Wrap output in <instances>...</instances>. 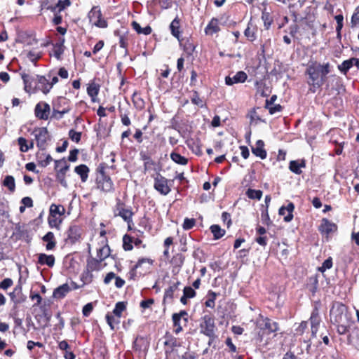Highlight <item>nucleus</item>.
Instances as JSON below:
<instances>
[{
	"instance_id": "obj_1",
	"label": "nucleus",
	"mask_w": 359,
	"mask_h": 359,
	"mask_svg": "<svg viewBox=\"0 0 359 359\" xmlns=\"http://www.w3.org/2000/svg\"><path fill=\"white\" fill-rule=\"evenodd\" d=\"M329 62L320 64L317 61L310 60L307 65L305 74L307 77L309 90L315 93L325 83L327 74L330 72Z\"/></svg>"
},
{
	"instance_id": "obj_2",
	"label": "nucleus",
	"mask_w": 359,
	"mask_h": 359,
	"mask_svg": "<svg viewBox=\"0 0 359 359\" xmlns=\"http://www.w3.org/2000/svg\"><path fill=\"white\" fill-rule=\"evenodd\" d=\"M330 320L337 327V332L340 335L346 334L350 329L351 315L348 306L340 302H334L330 311Z\"/></svg>"
},
{
	"instance_id": "obj_3",
	"label": "nucleus",
	"mask_w": 359,
	"mask_h": 359,
	"mask_svg": "<svg viewBox=\"0 0 359 359\" xmlns=\"http://www.w3.org/2000/svg\"><path fill=\"white\" fill-rule=\"evenodd\" d=\"M114 166L106 162H102L96 168L97 177L95 179L97 188L104 193L114 192V184L111 177L107 174L106 170L114 168Z\"/></svg>"
},
{
	"instance_id": "obj_4",
	"label": "nucleus",
	"mask_w": 359,
	"mask_h": 359,
	"mask_svg": "<svg viewBox=\"0 0 359 359\" xmlns=\"http://www.w3.org/2000/svg\"><path fill=\"white\" fill-rule=\"evenodd\" d=\"M154 263L155 260L151 258L139 257L135 264L130 269L128 273V279L135 280L149 273Z\"/></svg>"
},
{
	"instance_id": "obj_5",
	"label": "nucleus",
	"mask_w": 359,
	"mask_h": 359,
	"mask_svg": "<svg viewBox=\"0 0 359 359\" xmlns=\"http://www.w3.org/2000/svg\"><path fill=\"white\" fill-rule=\"evenodd\" d=\"M114 216L120 217L127 224L128 231H131L134 226L133 217L135 215L131 207L127 206L126 203L119 198H116V204L113 208Z\"/></svg>"
},
{
	"instance_id": "obj_6",
	"label": "nucleus",
	"mask_w": 359,
	"mask_h": 359,
	"mask_svg": "<svg viewBox=\"0 0 359 359\" xmlns=\"http://www.w3.org/2000/svg\"><path fill=\"white\" fill-rule=\"evenodd\" d=\"M199 328L201 334L208 337V345L210 346L217 338V335L215 334L217 327L215 323L214 315L211 313L205 314L201 318Z\"/></svg>"
},
{
	"instance_id": "obj_7",
	"label": "nucleus",
	"mask_w": 359,
	"mask_h": 359,
	"mask_svg": "<svg viewBox=\"0 0 359 359\" xmlns=\"http://www.w3.org/2000/svg\"><path fill=\"white\" fill-rule=\"evenodd\" d=\"M66 209L60 204L52 203L49 208L48 223L50 228L60 229L62 223L65 218Z\"/></svg>"
},
{
	"instance_id": "obj_8",
	"label": "nucleus",
	"mask_w": 359,
	"mask_h": 359,
	"mask_svg": "<svg viewBox=\"0 0 359 359\" xmlns=\"http://www.w3.org/2000/svg\"><path fill=\"white\" fill-rule=\"evenodd\" d=\"M165 359H177V348L181 346L179 339L167 331L163 337Z\"/></svg>"
},
{
	"instance_id": "obj_9",
	"label": "nucleus",
	"mask_w": 359,
	"mask_h": 359,
	"mask_svg": "<svg viewBox=\"0 0 359 359\" xmlns=\"http://www.w3.org/2000/svg\"><path fill=\"white\" fill-rule=\"evenodd\" d=\"M54 162L56 180L62 187H67V182L66 180V174L69 170L70 165L67 163L65 157L59 160H55Z\"/></svg>"
},
{
	"instance_id": "obj_10",
	"label": "nucleus",
	"mask_w": 359,
	"mask_h": 359,
	"mask_svg": "<svg viewBox=\"0 0 359 359\" xmlns=\"http://www.w3.org/2000/svg\"><path fill=\"white\" fill-rule=\"evenodd\" d=\"M174 180H169L160 172H157L154 177V188L161 195L167 196L171 191V182Z\"/></svg>"
},
{
	"instance_id": "obj_11",
	"label": "nucleus",
	"mask_w": 359,
	"mask_h": 359,
	"mask_svg": "<svg viewBox=\"0 0 359 359\" xmlns=\"http://www.w3.org/2000/svg\"><path fill=\"white\" fill-rule=\"evenodd\" d=\"M325 90L329 95H338L345 93L346 88L341 78L334 76L327 83Z\"/></svg>"
},
{
	"instance_id": "obj_12",
	"label": "nucleus",
	"mask_w": 359,
	"mask_h": 359,
	"mask_svg": "<svg viewBox=\"0 0 359 359\" xmlns=\"http://www.w3.org/2000/svg\"><path fill=\"white\" fill-rule=\"evenodd\" d=\"M35 137L36 146L40 150H46L48 142L50 140V136L46 127L36 128L32 132Z\"/></svg>"
},
{
	"instance_id": "obj_13",
	"label": "nucleus",
	"mask_w": 359,
	"mask_h": 359,
	"mask_svg": "<svg viewBox=\"0 0 359 359\" xmlns=\"http://www.w3.org/2000/svg\"><path fill=\"white\" fill-rule=\"evenodd\" d=\"M180 285L181 282L177 278L169 281L168 286L164 290L162 301L163 305L173 302L175 293L179 291V286Z\"/></svg>"
},
{
	"instance_id": "obj_14",
	"label": "nucleus",
	"mask_w": 359,
	"mask_h": 359,
	"mask_svg": "<svg viewBox=\"0 0 359 359\" xmlns=\"http://www.w3.org/2000/svg\"><path fill=\"white\" fill-rule=\"evenodd\" d=\"M88 18L93 25L99 28H107L108 22L102 18V13L100 6H94L88 13Z\"/></svg>"
},
{
	"instance_id": "obj_15",
	"label": "nucleus",
	"mask_w": 359,
	"mask_h": 359,
	"mask_svg": "<svg viewBox=\"0 0 359 359\" xmlns=\"http://www.w3.org/2000/svg\"><path fill=\"white\" fill-rule=\"evenodd\" d=\"M172 320L173 323V332L176 334L183 331L181 321H184V325L186 326L188 323V313L185 310H181L179 313H174L172 315Z\"/></svg>"
},
{
	"instance_id": "obj_16",
	"label": "nucleus",
	"mask_w": 359,
	"mask_h": 359,
	"mask_svg": "<svg viewBox=\"0 0 359 359\" xmlns=\"http://www.w3.org/2000/svg\"><path fill=\"white\" fill-rule=\"evenodd\" d=\"M82 228L79 225H71L66 231L65 242L71 245L79 241L82 236Z\"/></svg>"
},
{
	"instance_id": "obj_17",
	"label": "nucleus",
	"mask_w": 359,
	"mask_h": 359,
	"mask_svg": "<svg viewBox=\"0 0 359 359\" xmlns=\"http://www.w3.org/2000/svg\"><path fill=\"white\" fill-rule=\"evenodd\" d=\"M150 339L148 337L137 336L133 342V349L145 355L149 348Z\"/></svg>"
},
{
	"instance_id": "obj_18",
	"label": "nucleus",
	"mask_w": 359,
	"mask_h": 359,
	"mask_svg": "<svg viewBox=\"0 0 359 359\" xmlns=\"http://www.w3.org/2000/svg\"><path fill=\"white\" fill-rule=\"evenodd\" d=\"M318 229L322 236H325L327 238L330 233L337 231L338 226L335 223L330 221L328 219L323 218Z\"/></svg>"
},
{
	"instance_id": "obj_19",
	"label": "nucleus",
	"mask_w": 359,
	"mask_h": 359,
	"mask_svg": "<svg viewBox=\"0 0 359 359\" xmlns=\"http://www.w3.org/2000/svg\"><path fill=\"white\" fill-rule=\"evenodd\" d=\"M309 321L311 323V337L316 338L317 336V332L318 331V328L320 324L321 323V318L319 313V309L318 307H314L311 313V316L309 318Z\"/></svg>"
},
{
	"instance_id": "obj_20",
	"label": "nucleus",
	"mask_w": 359,
	"mask_h": 359,
	"mask_svg": "<svg viewBox=\"0 0 359 359\" xmlns=\"http://www.w3.org/2000/svg\"><path fill=\"white\" fill-rule=\"evenodd\" d=\"M50 107L46 102H39L34 108V114L40 120L46 121L49 118Z\"/></svg>"
},
{
	"instance_id": "obj_21",
	"label": "nucleus",
	"mask_w": 359,
	"mask_h": 359,
	"mask_svg": "<svg viewBox=\"0 0 359 359\" xmlns=\"http://www.w3.org/2000/svg\"><path fill=\"white\" fill-rule=\"evenodd\" d=\"M53 109L61 110L63 113L71 111L70 100L65 97L60 96L52 102Z\"/></svg>"
},
{
	"instance_id": "obj_22",
	"label": "nucleus",
	"mask_w": 359,
	"mask_h": 359,
	"mask_svg": "<svg viewBox=\"0 0 359 359\" xmlns=\"http://www.w3.org/2000/svg\"><path fill=\"white\" fill-rule=\"evenodd\" d=\"M36 88L41 90L44 95H47L52 87L50 84V81L46 76L36 75Z\"/></svg>"
},
{
	"instance_id": "obj_23",
	"label": "nucleus",
	"mask_w": 359,
	"mask_h": 359,
	"mask_svg": "<svg viewBox=\"0 0 359 359\" xmlns=\"http://www.w3.org/2000/svg\"><path fill=\"white\" fill-rule=\"evenodd\" d=\"M294 210V205L292 202H289L286 206H282L279 208L278 214L284 216L283 220L285 222H290L292 220Z\"/></svg>"
},
{
	"instance_id": "obj_24",
	"label": "nucleus",
	"mask_w": 359,
	"mask_h": 359,
	"mask_svg": "<svg viewBox=\"0 0 359 359\" xmlns=\"http://www.w3.org/2000/svg\"><path fill=\"white\" fill-rule=\"evenodd\" d=\"M106 265V263L102 264V261L92 256L89 257L86 261V269L92 272L101 271Z\"/></svg>"
},
{
	"instance_id": "obj_25",
	"label": "nucleus",
	"mask_w": 359,
	"mask_h": 359,
	"mask_svg": "<svg viewBox=\"0 0 359 359\" xmlns=\"http://www.w3.org/2000/svg\"><path fill=\"white\" fill-rule=\"evenodd\" d=\"M247 74L243 71H239L233 76H226L225 83L228 86H232L236 83H244L247 80Z\"/></svg>"
},
{
	"instance_id": "obj_26",
	"label": "nucleus",
	"mask_w": 359,
	"mask_h": 359,
	"mask_svg": "<svg viewBox=\"0 0 359 359\" xmlns=\"http://www.w3.org/2000/svg\"><path fill=\"white\" fill-rule=\"evenodd\" d=\"M221 31L219 21L217 18H212L207 26L205 27L204 32L207 36H213Z\"/></svg>"
},
{
	"instance_id": "obj_27",
	"label": "nucleus",
	"mask_w": 359,
	"mask_h": 359,
	"mask_svg": "<svg viewBox=\"0 0 359 359\" xmlns=\"http://www.w3.org/2000/svg\"><path fill=\"white\" fill-rule=\"evenodd\" d=\"M355 65L359 69V59L351 57L349 60H344L338 66L339 70L344 74H346L349 69Z\"/></svg>"
},
{
	"instance_id": "obj_28",
	"label": "nucleus",
	"mask_w": 359,
	"mask_h": 359,
	"mask_svg": "<svg viewBox=\"0 0 359 359\" xmlns=\"http://www.w3.org/2000/svg\"><path fill=\"white\" fill-rule=\"evenodd\" d=\"M306 162L304 158L300 160H292L290 161L289 169L290 170L296 174L301 175L302 173V168H305Z\"/></svg>"
},
{
	"instance_id": "obj_29",
	"label": "nucleus",
	"mask_w": 359,
	"mask_h": 359,
	"mask_svg": "<svg viewBox=\"0 0 359 359\" xmlns=\"http://www.w3.org/2000/svg\"><path fill=\"white\" fill-rule=\"evenodd\" d=\"M264 142L262 140H259L256 142L255 146L252 147V154L259 157L261 159H265L267 156V152L264 149Z\"/></svg>"
},
{
	"instance_id": "obj_30",
	"label": "nucleus",
	"mask_w": 359,
	"mask_h": 359,
	"mask_svg": "<svg viewBox=\"0 0 359 359\" xmlns=\"http://www.w3.org/2000/svg\"><path fill=\"white\" fill-rule=\"evenodd\" d=\"M55 258L53 255H46L45 253H40L38 255L37 264L44 266L46 265L52 268L55 265Z\"/></svg>"
},
{
	"instance_id": "obj_31",
	"label": "nucleus",
	"mask_w": 359,
	"mask_h": 359,
	"mask_svg": "<svg viewBox=\"0 0 359 359\" xmlns=\"http://www.w3.org/2000/svg\"><path fill=\"white\" fill-rule=\"evenodd\" d=\"M65 39L64 37H60L58 41L53 44V55L54 57L58 60H60L62 59V55L64 53L65 51Z\"/></svg>"
},
{
	"instance_id": "obj_32",
	"label": "nucleus",
	"mask_w": 359,
	"mask_h": 359,
	"mask_svg": "<svg viewBox=\"0 0 359 359\" xmlns=\"http://www.w3.org/2000/svg\"><path fill=\"white\" fill-rule=\"evenodd\" d=\"M100 89V85L95 82V81H90L88 83L87 93L90 97L93 102H96V97H97Z\"/></svg>"
},
{
	"instance_id": "obj_33",
	"label": "nucleus",
	"mask_w": 359,
	"mask_h": 359,
	"mask_svg": "<svg viewBox=\"0 0 359 359\" xmlns=\"http://www.w3.org/2000/svg\"><path fill=\"white\" fill-rule=\"evenodd\" d=\"M184 259L185 257L182 253H177L172 256L170 262L172 271L178 272L180 270L184 264Z\"/></svg>"
},
{
	"instance_id": "obj_34",
	"label": "nucleus",
	"mask_w": 359,
	"mask_h": 359,
	"mask_svg": "<svg viewBox=\"0 0 359 359\" xmlns=\"http://www.w3.org/2000/svg\"><path fill=\"white\" fill-rule=\"evenodd\" d=\"M306 289L315 296L318 290V276L317 274L309 277L306 284Z\"/></svg>"
},
{
	"instance_id": "obj_35",
	"label": "nucleus",
	"mask_w": 359,
	"mask_h": 359,
	"mask_svg": "<svg viewBox=\"0 0 359 359\" xmlns=\"http://www.w3.org/2000/svg\"><path fill=\"white\" fill-rule=\"evenodd\" d=\"M72 290L68 283H65L53 290V297L56 299H63Z\"/></svg>"
},
{
	"instance_id": "obj_36",
	"label": "nucleus",
	"mask_w": 359,
	"mask_h": 359,
	"mask_svg": "<svg viewBox=\"0 0 359 359\" xmlns=\"http://www.w3.org/2000/svg\"><path fill=\"white\" fill-rule=\"evenodd\" d=\"M131 99L133 104L137 110L141 111L144 109L145 101L142 97L141 93L139 91L135 90L132 95Z\"/></svg>"
},
{
	"instance_id": "obj_37",
	"label": "nucleus",
	"mask_w": 359,
	"mask_h": 359,
	"mask_svg": "<svg viewBox=\"0 0 359 359\" xmlns=\"http://www.w3.org/2000/svg\"><path fill=\"white\" fill-rule=\"evenodd\" d=\"M42 240L43 242H46V249L47 250H53L56 247V240L55 235L53 232L48 231L47 232L43 237Z\"/></svg>"
},
{
	"instance_id": "obj_38",
	"label": "nucleus",
	"mask_w": 359,
	"mask_h": 359,
	"mask_svg": "<svg viewBox=\"0 0 359 359\" xmlns=\"http://www.w3.org/2000/svg\"><path fill=\"white\" fill-rule=\"evenodd\" d=\"M180 43L183 46L184 50L187 52L188 54L191 55L196 48V46L193 42V39L191 38H182L180 37Z\"/></svg>"
},
{
	"instance_id": "obj_39",
	"label": "nucleus",
	"mask_w": 359,
	"mask_h": 359,
	"mask_svg": "<svg viewBox=\"0 0 359 359\" xmlns=\"http://www.w3.org/2000/svg\"><path fill=\"white\" fill-rule=\"evenodd\" d=\"M74 172L81 177L82 182H86L88 178L89 168L85 164H81L74 168Z\"/></svg>"
},
{
	"instance_id": "obj_40",
	"label": "nucleus",
	"mask_w": 359,
	"mask_h": 359,
	"mask_svg": "<svg viewBox=\"0 0 359 359\" xmlns=\"http://www.w3.org/2000/svg\"><path fill=\"white\" fill-rule=\"evenodd\" d=\"M170 29L172 35L180 40V37H181V31H180V20L178 17H176L170 25Z\"/></svg>"
},
{
	"instance_id": "obj_41",
	"label": "nucleus",
	"mask_w": 359,
	"mask_h": 359,
	"mask_svg": "<svg viewBox=\"0 0 359 359\" xmlns=\"http://www.w3.org/2000/svg\"><path fill=\"white\" fill-rule=\"evenodd\" d=\"M114 35L118 36L119 37V46L121 48H123L125 49V55H127L128 53V32H126L123 34H120L118 30L114 31Z\"/></svg>"
},
{
	"instance_id": "obj_42",
	"label": "nucleus",
	"mask_w": 359,
	"mask_h": 359,
	"mask_svg": "<svg viewBox=\"0 0 359 359\" xmlns=\"http://www.w3.org/2000/svg\"><path fill=\"white\" fill-rule=\"evenodd\" d=\"M348 343L359 351V329L353 330L347 338Z\"/></svg>"
},
{
	"instance_id": "obj_43",
	"label": "nucleus",
	"mask_w": 359,
	"mask_h": 359,
	"mask_svg": "<svg viewBox=\"0 0 359 359\" xmlns=\"http://www.w3.org/2000/svg\"><path fill=\"white\" fill-rule=\"evenodd\" d=\"M21 78L24 83V89L26 92H30V90L33 88L32 83L34 81V79L29 74L22 72L20 73Z\"/></svg>"
},
{
	"instance_id": "obj_44",
	"label": "nucleus",
	"mask_w": 359,
	"mask_h": 359,
	"mask_svg": "<svg viewBox=\"0 0 359 359\" xmlns=\"http://www.w3.org/2000/svg\"><path fill=\"white\" fill-rule=\"evenodd\" d=\"M36 160L39 165L45 168L48 166L53 159L50 154L41 153L36 154Z\"/></svg>"
},
{
	"instance_id": "obj_45",
	"label": "nucleus",
	"mask_w": 359,
	"mask_h": 359,
	"mask_svg": "<svg viewBox=\"0 0 359 359\" xmlns=\"http://www.w3.org/2000/svg\"><path fill=\"white\" fill-rule=\"evenodd\" d=\"M111 253V250L107 243L100 248L97 250V259H100L101 261L105 260L108 257H109Z\"/></svg>"
},
{
	"instance_id": "obj_46",
	"label": "nucleus",
	"mask_w": 359,
	"mask_h": 359,
	"mask_svg": "<svg viewBox=\"0 0 359 359\" xmlns=\"http://www.w3.org/2000/svg\"><path fill=\"white\" fill-rule=\"evenodd\" d=\"M257 87V93L260 95L262 97H268L271 93L269 88L266 86V83L264 81H257L255 83Z\"/></svg>"
},
{
	"instance_id": "obj_47",
	"label": "nucleus",
	"mask_w": 359,
	"mask_h": 359,
	"mask_svg": "<svg viewBox=\"0 0 359 359\" xmlns=\"http://www.w3.org/2000/svg\"><path fill=\"white\" fill-rule=\"evenodd\" d=\"M170 156L171 160L178 165H186L189 163V160L187 158L182 156L181 154L175 151L171 152Z\"/></svg>"
},
{
	"instance_id": "obj_48",
	"label": "nucleus",
	"mask_w": 359,
	"mask_h": 359,
	"mask_svg": "<svg viewBox=\"0 0 359 359\" xmlns=\"http://www.w3.org/2000/svg\"><path fill=\"white\" fill-rule=\"evenodd\" d=\"M2 185L6 187L11 193L15 191V178L12 175H6L2 182Z\"/></svg>"
},
{
	"instance_id": "obj_49",
	"label": "nucleus",
	"mask_w": 359,
	"mask_h": 359,
	"mask_svg": "<svg viewBox=\"0 0 359 359\" xmlns=\"http://www.w3.org/2000/svg\"><path fill=\"white\" fill-rule=\"evenodd\" d=\"M218 294L212 290H209L206 295V300L205 302V306L206 307L214 309L215 306V300Z\"/></svg>"
},
{
	"instance_id": "obj_50",
	"label": "nucleus",
	"mask_w": 359,
	"mask_h": 359,
	"mask_svg": "<svg viewBox=\"0 0 359 359\" xmlns=\"http://www.w3.org/2000/svg\"><path fill=\"white\" fill-rule=\"evenodd\" d=\"M191 101L192 104L198 106L200 108H203L206 107L205 101L203 98L200 97L199 93L197 90L192 91Z\"/></svg>"
},
{
	"instance_id": "obj_51",
	"label": "nucleus",
	"mask_w": 359,
	"mask_h": 359,
	"mask_svg": "<svg viewBox=\"0 0 359 359\" xmlns=\"http://www.w3.org/2000/svg\"><path fill=\"white\" fill-rule=\"evenodd\" d=\"M132 27L136 31V32L139 34H143L144 35H149L151 33L152 29L151 26L147 25L144 28H142L140 25L136 21H133L131 22Z\"/></svg>"
},
{
	"instance_id": "obj_52",
	"label": "nucleus",
	"mask_w": 359,
	"mask_h": 359,
	"mask_svg": "<svg viewBox=\"0 0 359 359\" xmlns=\"http://www.w3.org/2000/svg\"><path fill=\"white\" fill-rule=\"evenodd\" d=\"M262 20H263L264 28L269 29L273 22V19L266 8L262 12Z\"/></svg>"
},
{
	"instance_id": "obj_53",
	"label": "nucleus",
	"mask_w": 359,
	"mask_h": 359,
	"mask_svg": "<svg viewBox=\"0 0 359 359\" xmlns=\"http://www.w3.org/2000/svg\"><path fill=\"white\" fill-rule=\"evenodd\" d=\"M211 233L213 234L215 240H218L225 235L226 231L218 224H212L210 227Z\"/></svg>"
},
{
	"instance_id": "obj_54",
	"label": "nucleus",
	"mask_w": 359,
	"mask_h": 359,
	"mask_svg": "<svg viewBox=\"0 0 359 359\" xmlns=\"http://www.w3.org/2000/svg\"><path fill=\"white\" fill-rule=\"evenodd\" d=\"M264 327L268 330L269 333L276 332L279 330V325L277 322L273 321L269 318H266L264 320Z\"/></svg>"
},
{
	"instance_id": "obj_55",
	"label": "nucleus",
	"mask_w": 359,
	"mask_h": 359,
	"mask_svg": "<svg viewBox=\"0 0 359 359\" xmlns=\"http://www.w3.org/2000/svg\"><path fill=\"white\" fill-rule=\"evenodd\" d=\"M244 35L247 39L251 42L256 39V29L252 27L250 23H248L246 29L244 31Z\"/></svg>"
},
{
	"instance_id": "obj_56",
	"label": "nucleus",
	"mask_w": 359,
	"mask_h": 359,
	"mask_svg": "<svg viewBox=\"0 0 359 359\" xmlns=\"http://www.w3.org/2000/svg\"><path fill=\"white\" fill-rule=\"evenodd\" d=\"M133 237L128 235L125 234L123 236V248L125 251H131L133 249Z\"/></svg>"
},
{
	"instance_id": "obj_57",
	"label": "nucleus",
	"mask_w": 359,
	"mask_h": 359,
	"mask_svg": "<svg viewBox=\"0 0 359 359\" xmlns=\"http://www.w3.org/2000/svg\"><path fill=\"white\" fill-rule=\"evenodd\" d=\"M93 278L94 276L93 272L86 269V270L81 275V280L83 282L81 286L91 283L93 280Z\"/></svg>"
},
{
	"instance_id": "obj_58",
	"label": "nucleus",
	"mask_w": 359,
	"mask_h": 359,
	"mask_svg": "<svg viewBox=\"0 0 359 359\" xmlns=\"http://www.w3.org/2000/svg\"><path fill=\"white\" fill-rule=\"evenodd\" d=\"M245 194L250 199L260 200L262 197L263 192L259 189L257 190L249 188L246 191Z\"/></svg>"
},
{
	"instance_id": "obj_59",
	"label": "nucleus",
	"mask_w": 359,
	"mask_h": 359,
	"mask_svg": "<svg viewBox=\"0 0 359 359\" xmlns=\"http://www.w3.org/2000/svg\"><path fill=\"white\" fill-rule=\"evenodd\" d=\"M119 116L121 117V123L123 126H129L131 125V121L129 118L130 111L129 110H126L124 112L122 111V109L119 107Z\"/></svg>"
},
{
	"instance_id": "obj_60",
	"label": "nucleus",
	"mask_w": 359,
	"mask_h": 359,
	"mask_svg": "<svg viewBox=\"0 0 359 359\" xmlns=\"http://www.w3.org/2000/svg\"><path fill=\"white\" fill-rule=\"evenodd\" d=\"M126 309V304L123 302H118L116 304L115 308L113 310V314L120 318L122 316V313Z\"/></svg>"
},
{
	"instance_id": "obj_61",
	"label": "nucleus",
	"mask_w": 359,
	"mask_h": 359,
	"mask_svg": "<svg viewBox=\"0 0 359 359\" xmlns=\"http://www.w3.org/2000/svg\"><path fill=\"white\" fill-rule=\"evenodd\" d=\"M337 22L336 32L338 38H341V32L344 26V16L342 14L337 15L334 17Z\"/></svg>"
},
{
	"instance_id": "obj_62",
	"label": "nucleus",
	"mask_w": 359,
	"mask_h": 359,
	"mask_svg": "<svg viewBox=\"0 0 359 359\" xmlns=\"http://www.w3.org/2000/svg\"><path fill=\"white\" fill-rule=\"evenodd\" d=\"M19 149L21 152L25 153L28 151V141L23 137H20L17 140Z\"/></svg>"
},
{
	"instance_id": "obj_63",
	"label": "nucleus",
	"mask_w": 359,
	"mask_h": 359,
	"mask_svg": "<svg viewBox=\"0 0 359 359\" xmlns=\"http://www.w3.org/2000/svg\"><path fill=\"white\" fill-rule=\"evenodd\" d=\"M82 133L77 132L73 129L69 131V137L70 140L76 143H79L81 139Z\"/></svg>"
},
{
	"instance_id": "obj_64",
	"label": "nucleus",
	"mask_w": 359,
	"mask_h": 359,
	"mask_svg": "<svg viewBox=\"0 0 359 359\" xmlns=\"http://www.w3.org/2000/svg\"><path fill=\"white\" fill-rule=\"evenodd\" d=\"M358 25H359V6L355 8L351 19V27H355Z\"/></svg>"
}]
</instances>
